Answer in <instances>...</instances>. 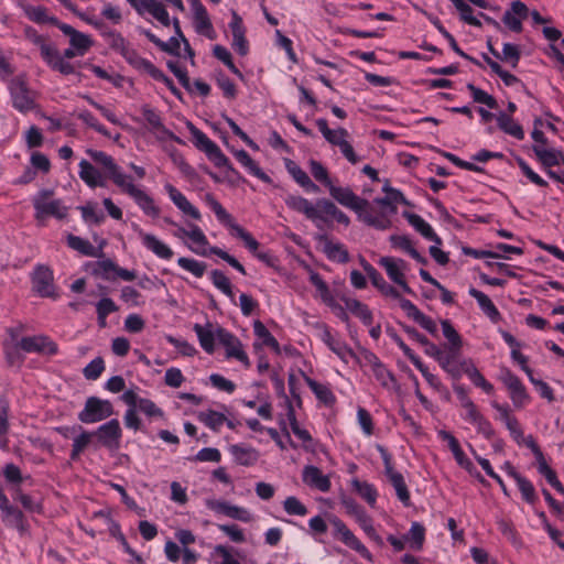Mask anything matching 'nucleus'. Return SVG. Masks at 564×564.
Here are the masks:
<instances>
[{
  "instance_id": "nucleus-1",
  "label": "nucleus",
  "mask_w": 564,
  "mask_h": 564,
  "mask_svg": "<svg viewBox=\"0 0 564 564\" xmlns=\"http://www.w3.org/2000/svg\"><path fill=\"white\" fill-rule=\"evenodd\" d=\"M91 162L82 160L78 164L80 180L90 188L106 187L110 180L122 194L133 199L142 213L149 217H159L161 209L142 185L135 184L132 175L127 174L115 159L104 151L87 149Z\"/></svg>"
},
{
  "instance_id": "nucleus-2",
  "label": "nucleus",
  "mask_w": 564,
  "mask_h": 564,
  "mask_svg": "<svg viewBox=\"0 0 564 564\" xmlns=\"http://www.w3.org/2000/svg\"><path fill=\"white\" fill-rule=\"evenodd\" d=\"M191 241V245H188V248L196 254L206 257L208 254H215L218 256L220 259L226 261L229 265H231L234 269L239 271L241 274H246V270L243 265L232 256H230L228 252L224 251L223 249L218 247H210L209 242L207 240L206 235L204 231L194 224H191L188 226V238Z\"/></svg>"
},
{
  "instance_id": "nucleus-3",
  "label": "nucleus",
  "mask_w": 564,
  "mask_h": 564,
  "mask_svg": "<svg viewBox=\"0 0 564 564\" xmlns=\"http://www.w3.org/2000/svg\"><path fill=\"white\" fill-rule=\"evenodd\" d=\"M204 203L215 213L216 218L223 225L229 227L232 232L243 241L246 248L256 253L259 248V242L248 232L245 228L236 224L231 215L223 207V205L216 199V197L207 193L204 195Z\"/></svg>"
},
{
  "instance_id": "nucleus-4",
  "label": "nucleus",
  "mask_w": 564,
  "mask_h": 564,
  "mask_svg": "<svg viewBox=\"0 0 564 564\" xmlns=\"http://www.w3.org/2000/svg\"><path fill=\"white\" fill-rule=\"evenodd\" d=\"M315 123L325 140L330 145L339 148V151L349 163L357 164L360 161V158L355 153L354 148L348 140L349 133L346 129H330L327 120L324 118L316 119Z\"/></svg>"
},
{
  "instance_id": "nucleus-5",
  "label": "nucleus",
  "mask_w": 564,
  "mask_h": 564,
  "mask_svg": "<svg viewBox=\"0 0 564 564\" xmlns=\"http://www.w3.org/2000/svg\"><path fill=\"white\" fill-rule=\"evenodd\" d=\"M32 202L37 220H42L48 216L57 219H63L67 216V207L61 199H53L52 192L50 191H41L34 196Z\"/></svg>"
},
{
  "instance_id": "nucleus-6",
  "label": "nucleus",
  "mask_w": 564,
  "mask_h": 564,
  "mask_svg": "<svg viewBox=\"0 0 564 564\" xmlns=\"http://www.w3.org/2000/svg\"><path fill=\"white\" fill-rule=\"evenodd\" d=\"M460 402L464 410L462 413L463 420L471 424L486 440H490L495 431L489 420L482 415L477 405L467 395L463 394Z\"/></svg>"
},
{
  "instance_id": "nucleus-7",
  "label": "nucleus",
  "mask_w": 564,
  "mask_h": 564,
  "mask_svg": "<svg viewBox=\"0 0 564 564\" xmlns=\"http://www.w3.org/2000/svg\"><path fill=\"white\" fill-rule=\"evenodd\" d=\"M328 521L333 527V536L349 549L359 553L364 558L371 560V553L355 535V533L336 516H329Z\"/></svg>"
},
{
  "instance_id": "nucleus-8",
  "label": "nucleus",
  "mask_w": 564,
  "mask_h": 564,
  "mask_svg": "<svg viewBox=\"0 0 564 564\" xmlns=\"http://www.w3.org/2000/svg\"><path fill=\"white\" fill-rule=\"evenodd\" d=\"M12 104L15 109L21 112H26L34 107V99L32 91L28 88L26 78L24 74L12 77L8 84Z\"/></svg>"
},
{
  "instance_id": "nucleus-9",
  "label": "nucleus",
  "mask_w": 564,
  "mask_h": 564,
  "mask_svg": "<svg viewBox=\"0 0 564 564\" xmlns=\"http://www.w3.org/2000/svg\"><path fill=\"white\" fill-rule=\"evenodd\" d=\"M379 265L384 269L389 279L399 285L403 292L412 294V289L409 286L405 274L410 270L406 261L395 257H381L378 261Z\"/></svg>"
},
{
  "instance_id": "nucleus-10",
  "label": "nucleus",
  "mask_w": 564,
  "mask_h": 564,
  "mask_svg": "<svg viewBox=\"0 0 564 564\" xmlns=\"http://www.w3.org/2000/svg\"><path fill=\"white\" fill-rule=\"evenodd\" d=\"M191 133L193 135L195 147L203 151L208 160L215 164V166L227 167L229 165V160L221 152L220 148L203 131L192 126Z\"/></svg>"
},
{
  "instance_id": "nucleus-11",
  "label": "nucleus",
  "mask_w": 564,
  "mask_h": 564,
  "mask_svg": "<svg viewBox=\"0 0 564 564\" xmlns=\"http://www.w3.org/2000/svg\"><path fill=\"white\" fill-rule=\"evenodd\" d=\"M112 412V404L109 401L91 397L86 401L78 419L83 423L91 424L109 417Z\"/></svg>"
},
{
  "instance_id": "nucleus-12",
  "label": "nucleus",
  "mask_w": 564,
  "mask_h": 564,
  "mask_svg": "<svg viewBox=\"0 0 564 564\" xmlns=\"http://www.w3.org/2000/svg\"><path fill=\"white\" fill-rule=\"evenodd\" d=\"M132 228L137 234L141 245L154 256L162 260H171L174 256L173 250L155 235L144 231L139 225L133 224Z\"/></svg>"
},
{
  "instance_id": "nucleus-13",
  "label": "nucleus",
  "mask_w": 564,
  "mask_h": 564,
  "mask_svg": "<svg viewBox=\"0 0 564 564\" xmlns=\"http://www.w3.org/2000/svg\"><path fill=\"white\" fill-rule=\"evenodd\" d=\"M32 289L42 297H51L56 300L53 272L45 265H37L32 273Z\"/></svg>"
},
{
  "instance_id": "nucleus-14",
  "label": "nucleus",
  "mask_w": 564,
  "mask_h": 564,
  "mask_svg": "<svg viewBox=\"0 0 564 564\" xmlns=\"http://www.w3.org/2000/svg\"><path fill=\"white\" fill-rule=\"evenodd\" d=\"M218 343L224 346L227 359H236L246 368L250 367L249 357L238 337L229 333L227 329L219 330Z\"/></svg>"
},
{
  "instance_id": "nucleus-15",
  "label": "nucleus",
  "mask_w": 564,
  "mask_h": 564,
  "mask_svg": "<svg viewBox=\"0 0 564 564\" xmlns=\"http://www.w3.org/2000/svg\"><path fill=\"white\" fill-rule=\"evenodd\" d=\"M20 349L26 354L55 355L57 345L45 335H35L19 338Z\"/></svg>"
},
{
  "instance_id": "nucleus-16",
  "label": "nucleus",
  "mask_w": 564,
  "mask_h": 564,
  "mask_svg": "<svg viewBox=\"0 0 564 564\" xmlns=\"http://www.w3.org/2000/svg\"><path fill=\"white\" fill-rule=\"evenodd\" d=\"M205 505L215 513L224 514L235 520L242 522H250L252 520V516L249 510L239 506L231 505L225 500L207 499Z\"/></svg>"
},
{
  "instance_id": "nucleus-17",
  "label": "nucleus",
  "mask_w": 564,
  "mask_h": 564,
  "mask_svg": "<svg viewBox=\"0 0 564 564\" xmlns=\"http://www.w3.org/2000/svg\"><path fill=\"white\" fill-rule=\"evenodd\" d=\"M93 434L97 436L102 446L109 449H117L120 446L122 432L119 421L116 419L100 425Z\"/></svg>"
},
{
  "instance_id": "nucleus-18",
  "label": "nucleus",
  "mask_w": 564,
  "mask_h": 564,
  "mask_svg": "<svg viewBox=\"0 0 564 564\" xmlns=\"http://www.w3.org/2000/svg\"><path fill=\"white\" fill-rule=\"evenodd\" d=\"M328 191L336 202L354 210L356 214H358L365 206H368V200L357 196L349 187L335 186L332 184L328 187Z\"/></svg>"
},
{
  "instance_id": "nucleus-19",
  "label": "nucleus",
  "mask_w": 564,
  "mask_h": 564,
  "mask_svg": "<svg viewBox=\"0 0 564 564\" xmlns=\"http://www.w3.org/2000/svg\"><path fill=\"white\" fill-rule=\"evenodd\" d=\"M228 26L232 35L231 47L239 55L246 56L249 53V42L246 39V28L242 19L236 11H232Z\"/></svg>"
},
{
  "instance_id": "nucleus-20",
  "label": "nucleus",
  "mask_w": 564,
  "mask_h": 564,
  "mask_svg": "<svg viewBox=\"0 0 564 564\" xmlns=\"http://www.w3.org/2000/svg\"><path fill=\"white\" fill-rule=\"evenodd\" d=\"M358 218L379 230H386L391 226V214L381 208L377 210L373 206L368 202V206L361 208V210L357 214Z\"/></svg>"
},
{
  "instance_id": "nucleus-21",
  "label": "nucleus",
  "mask_w": 564,
  "mask_h": 564,
  "mask_svg": "<svg viewBox=\"0 0 564 564\" xmlns=\"http://www.w3.org/2000/svg\"><path fill=\"white\" fill-rule=\"evenodd\" d=\"M502 382L509 390L513 405L518 409L523 408L529 401V394L520 379L510 370H506L502 375Z\"/></svg>"
},
{
  "instance_id": "nucleus-22",
  "label": "nucleus",
  "mask_w": 564,
  "mask_h": 564,
  "mask_svg": "<svg viewBox=\"0 0 564 564\" xmlns=\"http://www.w3.org/2000/svg\"><path fill=\"white\" fill-rule=\"evenodd\" d=\"M529 17V9L525 3L517 0L512 1L510 9L503 13V24L513 32L520 33L522 31V21Z\"/></svg>"
},
{
  "instance_id": "nucleus-23",
  "label": "nucleus",
  "mask_w": 564,
  "mask_h": 564,
  "mask_svg": "<svg viewBox=\"0 0 564 564\" xmlns=\"http://www.w3.org/2000/svg\"><path fill=\"white\" fill-rule=\"evenodd\" d=\"M164 189L169 195L172 203L186 216L195 220H200L202 214L197 207H195L186 196L177 189L174 185L166 183Z\"/></svg>"
},
{
  "instance_id": "nucleus-24",
  "label": "nucleus",
  "mask_w": 564,
  "mask_h": 564,
  "mask_svg": "<svg viewBox=\"0 0 564 564\" xmlns=\"http://www.w3.org/2000/svg\"><path fill=\"white\" fill-rule=\"evenodd\" d=\"M195 334L199 340L202 348L207 354H213L215 350V341L218 340L219 330H225V328L214 325L212 323H206L205 325L195 324L193 326Z\"/></svg>"
},
{
  "instance_id": "nucleus-25",
  "label": "nucleus",
  "mask_w": 564,
  "mask_h": 564,
  "mask_svg": "<svg viewBox=\"0 0 564 564\" xmlns=\"http://www.w3.org/2000/svg\"><path fill=\"white\" fill-rule=\"evenodd\" d=\"M437 435L442 441L447 443L456 463L462 468L466 469L469 474H473L475 470V466L471 463V460L465 455L457 438L445 430L438 431Z\"/></svg>"
},
{
  "instance_id": "nucleus-26",
  "label": "nucleus",
  "mask_w": 564,
  "mask_h": 564,
  "mask_svg": "<svg viewBox=\"0 0 564 564\" xmlns=\"http://www.w3.org/2000/svg\"><path fill=\"white\" fill-rule=\"evenodd\" d=\"M321 339L345 364L356 357L352 349L344 340L333 335L327 327L321 334Z\"/></svg>"
},
{
  "instance_id": "nucleus-27",
  "label": "nucleus",
  "mask_w": 564,
  "mask_h": 564,
  "mask_svg": "<svg viewBox=\"0 0 564 564\" xmlns=\"http://www.w3.org/2000/svg\"><path fill=\"white\" fill-rule=\"evenodd\" d=\"M368 361L371 366L372 373L377 381L382 386V388L394 391L398 389V382L393 373L376 357L375 355H369Z\"/></svg>"
},
{
  "instance_id": "nucleus-28",
  "label": "nucleus",
  "mask_w": 564,
  "mask_h": 564,
  "mask_svg": "<svg viewBox=\"0 0 564 564\" xmlns=\"http://www.w3.org/2000/svg\"><path fill=\"white\" fill-rule=\"evenodd\" d=\"M302 479L308 487L322 492L329 491L332 486L329 477L324 475L318 467L313 465H307L303 468Z\"/></svg>"
},
{
  "instance_id": "nucleus-29",
  "label": "nucleus",
  "mask_w": 564,
  "mask_h": 564,
  "mask_svg": "<svg viewBox=\"0 0 564 564\" xmlns=\"http://www.w3.org/2000/svg\"><path fill=\"white\" fill-rule=\"evenodd\" d=\"M284 203L290 209L303 214L311 221L319 218L315 205L303 196L289 194L284 197Z\"/></svg>"
},
{
  "instance_id": "nucleus-30",
  "label": "nucleus",
  "mask_w": 564,
  "mask_h": 564,
  "mask_svg": "<svg viewBox=\"0 0 564 564\" xmlns=\"http://www.w3.org/2000/svg\"><path fill=\"white\" fill-rule=\"evenodd\" d=\"M401 307L406 313V315L415 323H417L422 328L432 335H436V323L431 317L422 313L410 300H401Z\"/></svg>"
},
{
  "instance_id": "nucleus-31",
  "label": "nucleus",
  "mask_w": 564,
  "mask_h": 564,
  "mask_svg": "<svg viewBox=\"0 0 564 564\" xmlns=\"http://www.w3.org/2000/svg\"><path fill=\"white\" fill-rule=\"evenodd\" d=\"M382 191L386 193V196L376 198L373 203L381 206V208L387 210L389 214L394 215L397 213L398 204H408L403 194L400 191L390 187L388 181H386Z\"/></svg>"
},
{
  "instance_id": "nucleus-32",
  "label": "nucleus",
  "mask_w": 564,
  "mask_h": 564,
  "mask_svg": "<svg viewBox=\"0 0 564 564\" xmlns=\"http://www.w3.org/2000/svg\"><path fill=\"white\" fill-rule=\"evenodd\" d=\"M134 9L140 13L148 12L152 14L163 25L169 26L171 23L167 11L158 0H138Z\"/></svg>"
},
{
  "instance_id": "nucleus-33",
  "label": "nucleus",
  "mask_w": 564,
  "mask_h": 564,
  "mask_svg": "<svg viewBox=\"0 0 564 564\" xmlns=\"http://www.w3.org/2000/svg\"><path fill=\"white\" fill-rule=\"evenodd\" d=\"M58 29L67 36H69L70 46L76 48L79 54L85 55V53L93 45V41L90 37L79 31H76L73 26L66 23H59Z\"/></svg>"
},
{
  "instance_id": "nucleus-34",
  "label": "nucleus",
  "mask_w": 564,
  "mask_h": 564,
  "mask_svg": "<svg viewBox=\"0 0 564 564\" xmlns=\"http://www.w3.org/2000/svg\"><path fill=\"white\" fill-rule=\"evenodd\" d=\"M532 149L543 166L546 167V171L551 170L552 166L564 165L562 151L545 145H533Z\"/></svg>"
},
{
  "instance_id": "nucleus-35",
  "label": "nucleus",
  "mask_w": 564,
  "mask_h": 564,
  "mask_svg": "<svg viewBox=\"0 0 564 564\" xmlns=\"http://www.w3.org/2000/svg\"><path fill=\"white\" fill-rule=\"evenodd\" d=\"M0 510L2 513V520L8 525L22 529L23 513L10 505L9 499L4 495L3 490L0 491Z\"/></svg>"
},
{
  "instance_id": "nucleus-36",
  "label": "nucleus",
  "mask_w": 564,
  "mask_h": 564,
  "mask_svg": "<svg viewBox=\"0 0 564 564\" xmlns=\"http://www.w3.org/2000/svg\"><path fill=\"white\" fill-rule=\"evenodd\" d=\"M22 330V327L10 328L9 335L11 337V341L7 343L4 346L6 358L9 365L11 366H20L23 362V357L20 352L19 343V333Z\"/></svg>"
},
{
  "instance_id": "nucleus-37",
  "label": "nucleus",
  "mask_w": 564,
  "mask_h": 564,
  "mask_svg": "<svg viewBox=\"0 0 564 564\" xmlns=\"http://www.w3.org/2000/svg\"><path fill=\"white\" fill-rule=\"evenodd\" d=\"M285 167L294 181L302 186L305 191L316 193L318 186L310 178L304 170H302L296 163L289 160L285 163Z\"/></svg>"
},
{
  "instance_id": "nucleus-38",
  "label": "nucleus",
  "mask_w": 564,
  "mask_h": 564,
  "mask_svg": "<svg viewBox=\"0 0 564 564\" xmlns=\"http://www.w3.org/2000/svg\"><path fill=\"white\" fill-rule=\"evenodd\" d=\"M235 158L245 169L248 170V172L250 174L258 177L259 180H261L264 183H268V184L272 183V178L260 169V166L251 159V156L248 154L247 151H245V150L236 151Z\"/></svg>"
},
{
  "instance_id": "nucleus-39",
  "label": "nucleus",
  "mask_w": 564,
  "mask_h": 564,
  "mask_svg": "<svg viewBox=\"0 0 564 564\" xmlns=\"http://www.w3.org/2000/svg\"><path fill=\"white\" fill-rule=\"evenodd\" d=\"M230 453L235 460L243 466H251L259 459L258 451L245 445H231Z\"/></svg>"
},
{
  "instance_id": "nucleus-40",
  "label": "nucleus",
  "mask_w": 564,
  "mask_h": 564,
  "mask_svg": "<svg viewBox=\"0 0 564 564\" xmlns=\"http://www.w3.org/2000/svg\"><path fill=\"white\" fill-rule=\"evenodd\" d=\"M193 15L196 32L214 40L216 34L206 8L193 11Z\"/></svg>"
},
{
  "instance_id": "nucleus-41",
  "label": "nucleus",
  "mask_w": 564,
  "mask_h": 564,
  "mask_svg": "<svg viewBox=\"0 0 564 564\" xmlns=\"http://www.w3.org/2000/svg\"><path fill=\"white\" fill-rule=\"evenodd\" d=\"M305 383L315 394V397L325 405H333L336 401L334 393L327 384L317 382L316 380L305 377Z\"/></svg>"
},
{
  "instance_id": "nucleus-42",
  "label": "nucleus",
  "mask_w": 564,
  "mask_h": 564,
  "mask_svg": "<svg viewBox=\"0 0 564 564\" xmlns=\"http://www.w3.org/2000/svg\"><path fill=\"white\" fill-rule=\"evenodd\" d=\"M343 301L345 303L346 310L357 316L365 325L372 324V313L366 304L351 297H344Z\"/></svg>"
},
{
  "instance_id": "nucleus-43",
  "label": "nucleus",
  "mask_w": 564,
  "mask_h": 564,
  "mask_svg": "<svg viewBox=\"0 0 564 564\" xmlns=\"http://www.w3.org/2000/svg\"><path fill=\"white\" fill-rule=\"evenodd\" d=\"M408 220L412 227L416 231H419L425 239L435 242L436 245H441L440 237L435 234L432 226L425 221L420 215L410 214L408 215Z\"/></svg>"
},
{
  "instance_id": "nucleus-44",
  "label": "nucleus",
  "mask_w": 564,
  "mask_h": 564,
  "mask_svg": "<svg viewBox=\"0 0 564 564\" xmlns=\"http://www.w3.org/2000/svg\"><path fill=\"white\" fill-rule=\"evenodd\" d=\"M310 281L315 286L317 296L329 307L336 306V301L327 285V283L322 279V276L316 272H311Z\"/></svg>"
},
{
  "instance_id": "nucleus-45",
  "label": "nucleus",
  "mask_w": 564,
  "mask_h": 564,
  "mask_svg": "<svg viewBox=\"0 0 564 564\" xmlns=\"http://www.w3.org/2000/svg\"><path fill=\"white\" fill-rule=\"evenodd\" d=\"M310 281L315 286L317 296L329 307L336 306V301L327 285V283L322 279V276L316 272H311Z\"/></svg>"
},
{
  "instance_id": "nucleus-46",
  "label": "nucleus",
  "mask_w": 564,
  "mask_h": 564,
  "mask_svg": "<svg viewBox=\"0 0 564 564\" xmlns=\"http://www.w3.org/2000/svg\"><path fill=\"white\" fill-rule=\"evenodd\" d=\"M489 51L497 58L501 59L505 63L510 64L512 67H516L520 59V48L518 45L512 43H505L502 47V52L499 53L489 44Z\"/></svg>"
},
{
  "instance_id": "nucleus-47",
  "label": "nucleus",
  "mask_w": 564,
  "mask_h": 564,
  "mask_svg": "<svg viewBox=\"0 0 564 564\" xmlns=\"http://www.w3.org/2000/svg\"><path fill=\"white\" fill-rule=\"evenodd\" d=\"M469 295L477 301L479 307L489 318L496 321L499 317V311L485 293L471 288L469 289Z\"/></svg>"
},
{
  "instance_id": "nucleus-48",
  "label": "nucleus",
  "mask_w": 564,
  "mask_h": 564,
  "mask_svg": "<svg viewBox=\"0 0 564 564\" xmlns=\"http://www.w3.org/2000/svg\"><path fill=\"white\" fill-rule=\"evenodd\" d=\"M498 127L507 134L522 140L524 138V132L522 127L516 122L509 115L499 113L497 117Z\"/></svg>"
},
{
  "instance_id": "nucleus-49",
  "label": "nucleus",
  "mask_w": 564,
  "mask_h": 564,
  "mask_svg": "<svg viewBox=\"0 0 564 564\" xmlns=\"http://www.w3.org/2000/svg\"><path fill=\"white\" fill-rule=\"evenodd\" d=\"M323 251L330 261L345 263L348 261V251L340 242L326 240L323 246Z\"/></svg>"
},
{
  "instance_id": "nucleus-50",
  "label": "nucleus",
  "mask_w": 564,
  "mask_h": 564,
  "mask_svg": "<svg viewBox=\"0 0 564 564\" xmlns=\"http://www.w3.org/2000/svg\"><path fill=\"white\" fill-rule=\"evenodd\" d=\"M404 540L412 550H422L425 541V528L419 522H412L409 532L404 535Z\"/></svg>"
},
{
  "instance_id": "nucleus-51",
  "label": "nucleus",
  "mask_w": 564,
  "mask_h": 564,
  "mask_svg": "<svg viewBox=\"0 0 564 564\" xmlns=\"http://www.w3.org/2000/svg\"><path fill=\"white\" fill-rule=\"evenodd\" d=\"M388 479H389L390 484L392 485V487L394 488V491H395V495H397L398 499L405 507L411 506L410 492L408 490V486H406V484L404 481V478H403L402 474L397 471V473L388 476Z\"/></svg>"
},
{
  "instance_id": "nucleus-52",
  "label": "nucleus",
  "mask_w": 564,
  "mask_h": 564,
  "mask_svg": "<svg viewBox=\"0 0 564 564\" xmlns=\"http://www.w3.org/2000/svg\"><path fill=\"white\" fill-rule=\"evenodd\" d=\"M351 487L371 507H373L376 505L378 492H377L376 488L373 487V485L355 478L351 480Z\"/></svg>"
},
{
  "instance_id": "nucleus-53",
  "label": "nucleus",
  "mask_w": 564,
  "mask_h": 564,
  "mask_svg": "<svg viewBox=\"0 0 564 564\" xmlns=\"http://www.w3.org/2000/svg\"><path fill=\"white\" fill-rule=\"evenodd\" d=\"M315 208H317V213L319 214V218L316 221H313L317 227H321L322 224H326L336 215L338 207L328 199H318L315 204Z\"/></svg>"
},
{
  "instance_id": "nucleus-54",
  "label": "nucleus",
  "mask_w": 564,
  "mask_h": 564,
  "mask_svg": "<svg viewBox=\"0 0 564 564\" xmlns=\"http://www.w3.org/2000/svg\"><path fill=\"white\" fill-rule=\"evenodd\" d=\"M253 333L261 340V345L270 347L276 354L280 352V345L278 340L271 335L268 328L260 322L253 323Z\"/></svg>"
},
{
  "instance_id": "nucleus-55",
  "label": "nucleus",
  "mask_w": 564,
  "mask_h": 564,
  "mask_svg": "<svg viewBox=\"0 0 564 564\" xmlns=\"http://www.w3.org/2000/svg\"><path fill=\"white\" fill-rule=\"evenodd\" d=\"M364 532L376 543L382 544L381 536L377 533L371 517L366 511H358L355 519Z\"/></svg>"
},
{
  "instance_id": "nucleus-56",
  "label": "nucleus",
  "mask_w": 564,
  "mask_h": 564,
  "mask_svg": "<svg viewBox=\"0 0 564 564\" xmlns=\"http://www.w3.org/2000/svg\"><path fill=\"white\" fill-rule=\"evenodd\" d=\"M96 311H97L98 325L100 327H106L108 315L117 312L118 306L110 297H102L96 304Z\"/></svg>"
},
{
  "instance_id": "nucleus-57",
  "label": "nucleus",
  "mask_w": 564,
  "mask_h": 564,
  "mask_svg": "<svg viewBox=\"0 0 564 564\" xmlns=\"http://www.w3.org/2000/svg\"><path fill=\"white\" fill-rule=\"evenodd\" d=\"M288 419L290 421V426H291V431L293 432V434L300 441L303 442L305 449H312L311 446L308 445L313 441L312 436L307 430L300 426L292 408H290V410L288 412Z\"/></svg>"
},
{
  "instance_id": "nucleus-58",
  "label": "nucleus",
  "mask_w": 564,
  "mask_h": 564,
  "mask_svg": "<svg viewBox=\"0 0 564 564\" xmlns=\"http://www.w3.org/2000/svg\"><path fill=\"white\" fill-rule=\"evenodd\" d=\"M83 219L88 224L100 225L105 220L104 213L98 208L96 203H87L79 207Z\"/></svg>"
},
{
  "instance_id": "nucleus-59",
  "label": "nucleus",
  "mask_w": 564,
  "mask_h": 564,
  "mask_svg": "<svg viewBox=\"0 0 564 564\" xmlns=\"http://www.w3.org/2000/svg\"><path fill=\"white\" fill-rule=\"evenodd\" d=\"M80 433L74 437L73 440V448L70 453V458L76 460L79 458L80 454L85 451V448L91 443L93 433L83 431L82 427H78Z\"/></svg>"
},
{
  "instance_id": "nucleus-60",
  "label": "nucleus",
  "mask_w": 564,
  "mask_h": 564,
  "mask_svg": "<svg viewBox=\"0 0 564 564\" xmlns=\"http://www.w3.org/2000/svg\"><path fill=\"white\" fill-rule=\"evenodd\" d=\"M465 373L476 387L480 388L487 394H491L494 392V386L488 380H486V378L475 366H468L465 369Z\"/></svg>"
},
{
  "instance_id": "nucleus-61",
  "label": "nucleus",
  "mask_w": 564,
  "mask_h": 564,
  "mask_svg": "<svg viewBox=\"0 0 564 564\" xmlns=\"http://www.w3.org/2000/svg\"><path fill=\"white\" fill-rule=\"evenodd\" d=\"M214 56L223 62L231 73H234L240 79H243L242 73L236 67L232 62L231 53L223 45H215L213 48Z\"/></svg>"
},
{
  "instance_id": "nucleus-62",
  "label": "nucleus",
  "mask_w": 564,
  "mask_h": 564,
  "mask_svg": "<svg viewBox=\"0 0 564 564\" xmlns=\"http://www.w3.org/2000/svg\"><path fill=\"white\" fill-rule=\"evenodd\" d=\"M459 12L460 19L469 25L481 26L480 21L474 17V10L463 0H449Z\"/></svg>"
},
{
  "instance_id": "nucleus-63",
  "label": "nucleus",
  "mask_w": 564,
  "mask_h": 564,
  "mask_svg": "<svg viewBox=\"0 0 564 564\" xmlns=\"http://www.w3.org/2000/svg\"><path fill=\"white\" fill-rule=\"evenodd\" d=\"M234 549L218 544L213 547L210 552V557L213 560L220 558L218 564H240V562L234 556Z\"/></svg>"
},
{
  "instance_id": "nucleus-64",
  "label": "nucleus",
  "mask_w": 564,
  "mask_h": 564,
  "mask_svg": "<svg viewBox=\"0 0 564 564\" xmlns=\"http://www.w3.org/2000/svg\"><path fill=\"white\" fill-rule=\"evenodd\" d=\"M213 284L221 291L225 295H227L230 300L235 299V294L232 292V285L230 280L218 270H214L210 274Z\"/></svg>"
}]
</instances>
